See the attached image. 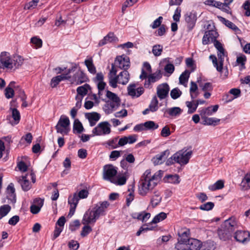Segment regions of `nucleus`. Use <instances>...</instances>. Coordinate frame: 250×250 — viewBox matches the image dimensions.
<instances>
[{
  "instance_id": "31",
  "label": "nucleus",
  "mask_w": 250,
  "mask_h": 250,
  "mask_svg": "<svg viewBox=\"0 0 250 250\" xmlns=\"http://www.w3.org/2000/svg\"><path fill=\"white\" fill-rule=\"evenodd\" d=\"M14 83V82H11L9 84V86H7L4 90V94L5 97L7 99L12 98L14 95V90L12 88L10 87L13 86Z\"/></svg>"
},
{
  "instance_id": "1",
  "label": "nucleus",
  "mask_w": 250,
  "mask_h": 250,
  "mask_svg": "<svg viewBox=\"0 0 250 250\" xmlns=\"http://www.w3.org/2000/svg\"><path fill=\"white\" fill-rule=\"evenodd\" d=\"M161 172V170H159L151 176L150 169L145 171L139 182V194L140 195L146 196L156 186L158 179L161 177V175L159 176Z\"/></svg>"
},
{
  "instance_id": "45",
  "label": "nucleus",
  "mask_w": 250,
  "mask_h": 250,
  "mask_svg": "<svg viewBox=\"0 0 250 250\" xmlns=\"http://www.w3.org/2000/svg\"><path fill=\"white\" fill-rule=\"evenodd\" d=\"M163 47L161 44H156L153 46L152 52L155 57H158L162 54Z\"/></svg>"
},
{
  "instance_id": "24",
  "label": "nucleus",
  "mask_w": 250,
  "mask_h": 250,
  "mask_svg": "<svg viewBox=\"0 0 250 250\" xmlns=\"http://www.w3.org/2000/svg\"><path fill=\"white\" fill-rule=\"evenodd\" d=\"M170 152L168 149H167L160 153L156 155L155 157L153 158L154 164L155 165H158L162 164V161L167 158L169 155Z\"/></svg>"
},
{
  "instance_id": "46",
  "label": "nucleus",
  "mask_w": 250,
  "mask_h": 250,
  "mask_svg": "<svg viewBox=\"0 0 250 250\" xmlns=\"http://www.w3.org/2000/svg\"><path fill=\"white\" fill-rule=\"evenodd\" d=\"M126 177L125 175L122 176H118L117 177V179L116 180L115 178L112 180L111 183L115 184L116 185H124L126 183Z\"/></svg>"
},
{
  "instance_id": "11",
  "label": "nucleus",
  "mask_w": 250,
  "mask_h": 250,
  "mask_svg": "<svg viewBox=\"0 0 250 250\" xmlns=\"http://www.w3.org/2000/svg\"><path fill=\"white\" fill-rule=\"evenodd\" d=\"M11 111V115H8L6 117V120L8 123L14 126L19 124L21 119V115L19 111L15 108H10Z\"/></svg>"
},
{
  "instance_id": "22",
  "label": "nucleus",
  "mask_w": 250,
  "mask_h": 250,
  "mask_svg": "<svg viewBox=\"0 0 250 250\" xmlns=\"http://www.w3.org/2000/svg\"><path fill=\"white\" fill-rule=\"evenodd\" d=\"M120 105V102H114L112 101H108L105 102L104 109L107 113H110L114 109L118 107Z\"/></svg>"
},
{
  "instance_id": "28",
  "label": "nucleus",
  "mask_w": 250,
  "mask_h": 250,
  "mask_svg": "<svg viewBox=\"0 0 250 250\" xmlns=\"http://www.w3.org/2000/svg\"><path fill=\"white\" fill-rule=\"evenodd\" d=\"M84 64L87 68L88 71L92 74H95L96 73V69L95 66L93 59L92 58H90L88 59H86L84 61Z\"/></svg>"
},
{
  "instance_id": "64",
  "label": "nucleus",
  "mask_w": 250,
  "mask_h": 250,
  "mask_svg": "<svg viewBox=\"0 0 250 250\" xmlns=\"http://www.w3.org/2000/svg\"><path fill=\"white\" fill-rule=\"evenodd\" d=\"M171 134V131L169 127L166 125L162 129L161 132V135L163 137H167Z\"/></svg>"
},
{
  "instance_id": "2",
  "label": "nucleus",
  "mask_w": 250,
  "mask_h": 250,
  "mask_svg": "<svg viewBox=\"0 0 250 250\" xmlns=\"http://www.w3.org/2000/svg\"><path fill=\"white\" fill-rule=\"evenodd\" d=\"M109 206L107 201L99 202L95 205L92 210H87L84 214L82 223L83 224H89L95 223L100 216L105 215L106 209Z\"/></svg>"
},
{
  "instance_id": "17",
  "label": "nucleus",
  "mask_w": 250,
  "mask_h": 250,
  "mask_svg": "<svg viewBox=\"0 0 250 250\" xmlns=\"http://www.w3.org/2000/svg\"><path fill=\"white\" fill-rule=\"evenodd\" d=\"M118 41V38L114 35V33L112 32H109L99 42L98 45L99 46H102L108 43L115 42Z\"/></svg>"
},
{
  "instance_id": "43",
  "label": "nucleus",
  "mask_w": 250,
  "mask_h": 250,
  "mask_svg": "<svg viewBox=\"0 0 250 250\" xmlns=\"http://www.w3.org/2000/svg\"><path fill=\"white\" fill-rule=\"evenodd\" d=\"M186 104L187 107L188 108V114H192L195 112L198 105H199L197 101L194 100H193L194 107H193L192 108H191V102H189V101H187L186 102Z\"/></svg>"
},
{
  "instance_id": "20",
  "label": "nucleus",
  "mask_w": 250,
  "mask_h": 250,
  "mask_svg": "<svg viewBox=\"0 0 250 250\" xmlns=\"http://www.w3.org/2000/svg\"><path fill=\"white\" fill-rule=\"evenodd\" d=\"M188 249L189 250H198L201 247V241L194 238H190L187 243Z\"/></svg>"
},
{
  "instance_id": "21",
  "label": "nucleus",
  "mask_w": 250,
  "mask_h": 250,
  "mask_svg": "<svg viewBox=\"0 0 250 250\" xmlns=\"http://www.w3.org/2000/svg\"><path fill=\"white\" fill-rule=\"evenodd\" d=\"M119 79V83L125 85L128 83L130 79V75L127 70H123L117 75Z\"/></svg>"
},
{
  "instance_id": "56",
  "label": "nucleus",
  "mask_w": 250,
  "mask_h": 250,
  "mask_svg": "<svg viewBox=\"0 0 250 250\" xmlns=\"http://www.w3.org/2000/svg\"><path fill=\"white\" fill-rule=\"evenodd\" d=\"M209 59L212 60L213 65L215 67H216L217 70L219 72H221L223 68H219V63L218 62L216 57L215 55H211L209 56Z\"/></svg>"
},
{
  "instance_id": "37",
  "label": "nucleus",
  "mask_w": 250,
  "mask_h": 250,
  "mask_svg": "<svg viewBox=\"0 0 250 250\" xmlns=\"http://www.w3.org/2000/svg\"><path fill=\"white\" fill-rule=\"evenodd\" d=\"M190 72L186 70L183 72L179 77V83L181 84H184L188 82V78L189 77Z\"/></svg>"
},
{
  "instance_id": "5",
  "label": "nucleus",
  "mask_w": 250,
  "mask_h": 250,
  "mask_svg": "<svg viewBox=\"0 0 250 250\" xmlns=\"http://www.w3.org/2000/svg\"><path fill=\"white\" fill-rule=\"evenodd\" d=\"M187 31L190 32L194 28L197 20V12L194 10L187 12L184 16Z\"/></svg>"
},
{
  "instance_id": "26",
  "label": "nucleus",
  "mask_w": 250,
  "mask_h": 250,
  "mask_svg": "<svg viewBox=\"0 0 250 250\" xmlns=\"http://www.w3.org/2000/svg\"><path fill=\"white\" fill-rule=\"evenodd\" d=\"M217 18L219 21H221L223 24H224L226 26L231 29L235 32L239 31V29L237 27V26L231 21L226 19L221 16H218Z\"/></svg>"
},
{
  "instance_id": "25",
  "label": "nucleus",
  "mask_w": 250,
  "mask_h": 250,
  "mask_svg": "<svg viewBox=\"0 0 250 250\" xmlns=\"http://www.w3.org/2000/svg\"><path fill=\"white\" fill-rule=\"evenodd\" d=\"M17 180L24 191H28L30 189V182L26 179V176L19 177L17 178Z\"/></svg>"
},
{
  "instance_id": "30",
  "label": "nucleus",
  "mask_w": 250,
  "mask_h": 250,
  "mask_svg": "<svg viewBox=\"0 0 250 250\" xmlns=\"http://www.w3.org/2000/svg\"><path fill=\"white\" fill-rule=\"evenodd\" d=\"M90 86L87 83L82 86H79L77 88V92L78 95L84 96L88 93V90H90Z\"/></svg>"
},
{
  "instance_id": "23",
  "label": "nucleus",
  "mask_w": 250,
  "mask_h": 250,
  "mask_svg": "<svg viewBox=\"0 0 250 250\" xmlns=\"http://www.w3.org/2000/svg\"><path fill=\"white\" fill-rule=\"evenodd\" d=\"M7 197L9 200H10L13 203L16 201V195L15 193V189L14 185L10 183L7 188Z\"/></svg>"
},
{
  "instance_id": "61",
  "label": "nucleus",
  "mask_w": 250,
  "mask_h": 250,
  "mask_svg": "<svg viewBox=\"0 0 250 250\" xmlns=\"http://www.w3.org/2000/svg\"><path fill=\"white\" fill-rule=\"evenodd\" d=\"M200 87L204 91H211L213 89L212 84L210 83H206L204 84H200Z\"/></svg>"
},
{
  "instance_id": "12",
  "label": "nucleus",
  "mask_w": 250,
  "mask_h": 250,
  "mask_svg": "<svg viewBox=\"0 0 250 250\" xmlns=\"http://www.w3.org/2000/svg\"><path fill=\"white\" fill-rule=\"evenodd\" d=\"M218 36V33L214 30H209L205 32L202 39L204 45L208 44L209 42H213Z\"/></svg>"
},
{
  "instance_id": "53",
  "label": "nucleus",
  "mask_w": 250,
  "mask_h": 250,
  "mask_svg": "<svg viewBox=\"0 0 250 250\" xmlns=\"http://www.w3.org/2000/svg\"><path fill=\"white\" fill-rule=\"evenodd\" d=\"M170 94L171 98L175 100L181 96L182 92L178 87H176L171 90Z\"/></svg>"
},
{
  "instance_id": "54",
  "label": "nucleus",
  "mask_w": 250,
  "mask_h": 250,
  "mask_svg": "<svg viewBox=\"0 0 250 250\" xmlns=\"http://www.w3.org/2000/svg\"><path fill=\"white\" fill-rule=\"evenodd\" d=\"M214 206L213 202H209L202 204L199 207V208L203 210L208 211L212 209Z\"/></svg>"
},
{
  "instance_id": "62",
  "label": "nucleus",
  "mask_w": 250,
  "mask_h": 250,
  "mask_svg": "<svg viewBox=\"0 0 250 250\" xmlns=\"http://www.w3.org/2000/svg\"><path fill=\"white\" fill-rule=\"evenodd\" d=\"M68 246L70 249L77 250L79 249L80 244L77 241L72 240L69 242Z\"/></svg>"
},
{
  "instance_id": "63",
  "label": "nucleus",
  "mask_w": 250,
  "mask_h": 250,
  "mask_svg": "<svg viewBox=\"0 0 250 250\" xmlns=\"http://www.w3.org/2000/svg\"><path fill=\"white\" fill-rule=\"evenodd\" d=\"M181 9L180 7H178L174 11V14L173 16V19L176 22L180 21V18L181 17Z\"/></svg>"
},
{
  "instance_id": "36",
  "label": "nucleus",
  "mask_w": 250,
  "mask_h": 250,
  "mask_svg": "<svg viewBox=\"0 0 250 250\" xmlns=\"http://www.w3.org/2000/svg\"><path fill=\"white\" fill-rule=\"evenodd\" d=\"M23 59L20 56H15L12 58V68L14 67L18 68L23 63Z\"/></svg>"
},
{
  "instance_id": "59",
  "label": "nucleus",
  "mask_w": 250,
  "mask_h": 250,
  "mask_svg": "<svg viewBox=\"0 0 250 250\" xmlns=\"http://www.w3.org/2000/svg\"><path fill=\"white\" fill-rule=\"evenodd\" d=\"M197 90L198 86L197 84L194 82H191L189 88V93L191 100H194V97L192 96V93H194V92H196Z\"/></svg>"
},
{
  "instance_id": "8",
  "label": "nucleus",
  "mask_w": 250,
  "mask_h": 250,
  "mask_svg": "<svg viewBox=\"0 0 250 250\" xmlns=\"http://www.w3.org/2000/svg\"><path fill=\"white\" fill-rule=\"evenodd\" d=\"M12 58L7 52H2L0 55V68L12 69Z\"/></svg>"
},
{
  "instance_id": "35",
  "label": "nucleus",
  "mask_w": 250,
  "mask_h": 250,
  "mask_svg": "<svg viewBox=\"0 0 250 250\" xmlns=\"http://www.w3.org/2000/svg\"><path fill=\"white\" fill-rule=\"evenodd\" d=\"M224 187V182L223 180H218L214 184L208 187L209 189L211 191H215L218 189H222Z\"/></svg>"
},
{
  "instance_id": "55",
  "label": "nucleus",
  "mask_w": 250,
  "mask_h": 250,
  "mask_svg": "<svg viewBox=\"0 0 250 250\" xmlns=\"http://www.w3.org/2000/svg\"><path fill=\"white\" fill-rule=\"evenodd\" d=\"M86 225L83 228L81 232V235L83 237L86 236L92 231L91 227L87 225L88 224Z\"/></svg>"
},
{
  "instance_id": "16",
  "label": "nucleus",
  "mask_w": 250,
  "mask_h": 250,
  "mask_svg": "<svg viewBox=\"0 0 250 250\" xmlns=\"http://www.w3.org/2000/svg\"><path fill=\"white\" fill-rule=\"evenodd\" d=\"M135 84H130L127 87L128 94L133 98L139 97L144 92V89L143 87H139L135 89Z\"/></svg>"
},
{
  "instance_id": "42",
  "label": "nucleus",
  "mask_w": 250,
  "mask_h": 250,
  "mask_svg": "<svg viewBox=\"0 0 250 250\" xmlns=\"http://www.w3.org/2000/svg\"><path fill=\"white\" fill-rule=\"evenodd\" d=\"M186 104L187 107L188 108V114H192L195 112L198 105H199L197 101L194 100H193L194 107H193L192 108H191V102H189V101H187L186 102Z\"/></svg>"
},
{
  "instance_id": "47",
  "label": "nucleus",
  "mask_w": 250,
  "mask_h": 250,
  "mask_svg": "<svg viewBox=\"0 0 250 250\" xmlns=\"http://www.w3.org/2000/svg\"><path fill=\"white\" fill-rule=\"evenodd\" d=\"M158 101L156 96H154L150 102L149 105V109H150L151 112L156 111L158 109Z\"/></svg>"
},
{
  "instance_id": "51",
  "label": "nucleus",
  "mask_w": 250,
  "mask_h": 250,
  "mask_svg": "<svg viewBox=\"0 0 250 250\" xmlns=\"http://www.w3.org/2000/svg\"><path fill=\"white\" fill-rule=\"evenodd\" d=\"M155 195L152 197L150 200V203L153 208L156 207L161 201V197H160V195L158 194H156V192H154Z\"/></svg>"
},
{
  "instance_id": "15",
  "label": "nucleus",
  "mask_w": 250,
  "mask_h": 250,
  "mask_svg": "<svg viewBox=\"0 0 250 250\" xmlns=\"http://www.w3.org/2000/svg\"><path fill=\"white\" fill-rule=\"evenodd\" d=\"M70 121L69 118L65 116H62L55 126V128L57 133L63 134V128L66 127H69Z\"/></svg>"
},
{
  "instance_id": "40",
  "label": "nucleus",
  "mask_w": 250,
  "mask_h": 250,
  "mask_svg": "<svg viewBox=\"0 0 250 250\" xmlns=\"http://www.w3.org/2000/svg\"><path fill=\"white\" fill-rule=\"evenodd\" d=\"M73 129L74 133H75V131H76L78 133H82L84 130L82 124L78 119L75 120Z\"/></svg>"
},
{
  "instance_id": "48",
  "label": "nucleus",
  "mask_w": 250,
  "mask_h": 250,
  "mask_svg": "<svg viewBox=\"0 0 250 250\" xmlns=\"http://www.w3.org/2000/svg\"><path fill=\"white\" fill-rule=\"evenodd\" d=\"M167 217V214L164 212H161L158 214L156 215L152 221V223L156 224L160 221L165 219Z\"/></svg>"
},
{
  "instance_id": "29",
  "label": "nucleus",
  "mask_w": 250,
  "mask_h": 250,
  "mask_svg": "<svg viewBox=\"0 0 250 250\" xmlns=\"http://www.w3.org/2000/svg\"><path fill=\"white\" fill-rule=\"evenodd\" d=\"M220 121V119L215 118L205 117L202 124L205 125L215 126L219 123Z\"/></svg>"
},
{
  "instance_id": "13",
  "label": "nucleus",
  "mask_w": 250,
  "mask_h": 250,
  "mask_svg": "<svg viewBox=\"0 0 250 250\" xmlns=\"http://www.w3.org/2000/svg\"><path fill=\"white\" fill-rule=\"evenodd\" d=\"M234 238L239 242L244 243L250 240V233L248 231L237 230L234 233Z\"/></svg>"
},
{
  "instance_id": "44",
  "label": "nucleus",
  "mask_w": 250,
  "mask_h": 250,
  "mask_svg": "<svg viewBox=\"0 0 250 250\" xmlns=\"http://www.w3.org/2000/svg\"><path fill=\"white\" fill-rule=\"evenodd\" d=\"M11 207L8 205H4L0 207V219L5 216L10 211Z\"/></svg>"
},
{
  "instance_id": "3",
  "label": "nucleus",
  "mask_w": 250,
  "mask_h": 250,
  "mask_svg": "<svg viewBox=\"0 0 250 250\" xmlns=\"http://www.w3.org/2000/svg\"><path fill=\"white\" fill-rule=\"evenodd\" d=\"M237 228V221L234 217H231L226 220L218 229L217 233L220 239L223 241L229 240L232 234Z\"/></svg>"
},
{
  "instance_id": "14",
  "label": "nucleus",
  "mask_w": 250,
  "mask_h": 250,
  "mask_svg": "<svg viewBox=\"0 0 250 250\" xmlns=\"http://www.w3.org/2000/svg\"><path fill=\"white\" fill-rule=\"evenodd\" d=\"M169 87L167 83H163L159 84L157 87V94L161 99H165L168 94Z\"/></svg>"
},
{
  "instance_id": "34",
  "label": "nucleus",
  "mask_w": 250,
  "mask_h": 250,
  "mask_svg": "<svg viewBox=\"0 0 250 250\" xmlns=\"http://www.w3.org/2000/svg\"><path fill=\"white\" fill-rule=\"evenodd\" d=\"M167 112L170 116H177L181 114L182 110L179 107H173L168 108Z\"/></svg>"
},
{
  "instance_id": "7",
  "label": "nucleus",
  "mask_w": 250,
  "mask_h": 250,
  "mask_svg": "<svg viewBox=\"0 0 250 250\" xmlns=\"http://www.w3.org/2000/svg\"><path fill=\"white\" fill-rule=\"evenodd\" d=\"M117 173V168L112 165H106L103 168V177L104 179L110 182L113 180L114 177Z\"/></svg>"
},
{
  "instance_id": "41",
  "label": "nucleus",
  "mask_w": 250,
  "mask_h": 250,
  "mask_svg": "<svg viewBox=\"0 0 250 250\" xmlns=\"http://www.w3.org/2000/svg\"><path fill=\"white\" fill-rule=\"evenodd\" d=\"M162 77V75L161 70H159L155 73L151 74L148 76L149 81H151L152 83H154L160 79Z\"/></svg>"
},
{
  "instance_id": "10",
  "label": "nucleus",
  "mask_w": 250,
  "mask_h": 250,
  "mask_svg": "<svg viewBox=\"0 0 250 250\" xmlns=\"http://www.w3.org/2000/svg\"><path fill=\"white\" fill-rule=\"evenodd\" d=\"M88 81V78L86 74L80 69L73 75L71 79L72 83H75L77 85L87 82Z\"/></svg>"
},
{
  "instance_id": "52",
  "label": "nucleus",
  "mask_w": 250,
  "mask_h": 250,
  "mask_svg": "<svg viewBox=\"0 0 250 250\" xmlns=\"http://www.w3.org/2000/svg\"><path fill=\"white\" fill-rule=\"evenodd\" d=\"M128 191H129L130 193L126 197V204L127 207L130 206L131 203L134 200V187H132L131 188H129Z\"/></svg>"
},
{
  "instance_id": "4",
  "label": "nucleus",
  "mask_w": 250,
  "mask_h": 250,
  "mask_svg": "<svg viewBox=\"0 0 250 250\" xmlns=\"http://www.w3.org/2000/svg\"><path fill=\"white\" fill-rule=\"evenodd\" d=\"M191 154V151L186 152V151L181 150L177 152L167 160L166 165L170 166L175 163L180 165H186L188 163Z\"/></svg>"
},
{
  "instance_id": "49",
  "label": "nucleus",
  "mask_w": 250,
  "mask_h": 250,
  "mask_svg": "<svg viewBox=\"0 0 250 250\" xmlns=\"http://www.w3.org/2000/svg\"><path fill=\"white\" fill-rule=\"evenodd\" d=\"M217 56L218 58V61L219 63V68H223V66L224 65V58L225 56H227L226 53L225 51V50L223 51H221L219 52H217Z\"/></svg>"
},
{
  "instance_id": "39",
  "label": "nucleus",
  "mask_w": 250,
  "mask_h": 250,
  "mask_svg": "<svg viewBox=\"0 0 250 250\" xmlns=\"http://www.w3.org/2000/svg\"><path fill=\"white\" fill-rule=\"evenodd\" d=\"M80 199L78 198L77 193H75L73 196H70L68 197V203L70 206H75L77 207Z\"/></svg>"
},
{
  "instance_id": "50",
  "label": "nucleus",
  "mask_w": 250,
  "mask_h": 250,
  "mask_svg": "<svg viewBox=\"0 0 250 250\" xmlns=\"http://www.w3.org/2000/svg\"><path fill=\"white\" fill-rule=\"evenodd\" d=\"M106 97L110 101L114 102H120V99L119 97L114 93H113L109 90H106Z\"/></svg>"
},
{
  "instance_id": "19",
  "label": "nucleus",
  "mask_w": 250,
  "mask_h": 250,
  "mask_svg": "<svg viewBox=\"0 0 250 250\" xmlns=\"http://www.w3.org/2000/svg\"><path fill=\"white\" fill-rule=\"evenodd\" d=\"M85 116L88 120L91 126L95 125L101 118L100 114L95 112L86 113L85 114Z\"/></svg>"
},
{
  "instance_id": "6",
  "label": "nucleus",
  "mask_w": 250,
  "mask_h": 250,
  "mask_svg": "<svg viewBox=\"0 0 250 250\" xmlns=\"http://www.w3.org/2000/svg\"><path fill=\"white\" fill-rule=\"evenodd\" d=\"M111 132L110 125L108 122L100 123L92 130V133L96 136H102L108 134Z\"/></svg>"
},
{
  "instance_id": "60",
  "label": "nucleus",
  "mask_w": 250,
  "mask_h": 250,
  "mask_svg": "<svg viewBox=\"0 0 250 250\" xmlns=\"http://www.w3.org/2000/svg\"><path fill=\"white\" fill-rule=\"evenodd\" d=\"M163 19V18L162 17H161V16L159 17L150 25V27L152 29H155V28L160 26L161 25H162L161 23L162 22Z\"/></svg>"
},
{
  "instance_id": "58",
  "label": "nucleus",
  "mask_w": 250,
  "mask_h": 250,
  "mask_svg": "<svg viewBox=\"0 0 250 250\" xmlns=\"http://www.w3.org/2000/svg\"><path fill=\"white\" fill-rule=\"evenodd\" d=\"M80 226V222L78 220H75L72 222L69 225V229L71 231H75Z\"/></svg>"
},
{
  "instance_id": "9",
  "label": "nucleus",
  "mask_w": 250,
  "mask_h": 250,
  "mask_svg": "<svg viewBox=\"0 0 250 250\" xmlns=\"http://www.w3.org/2000/svg\"><path fill=\"white\" fill-rule=\"evenodd\" d=\"M114 62L117 67L124 70H127L130 67L129 58L125 55L117 56Z\"/></svg>"
},
{
  "instance_id": "18",
  "label": "nucleus",
  "mask_w": 250,
  "mask_h": 250,
  "mask_svg": "<svg viewBox=\"0 0 250 250\" xmlns=\"http://www.w3.org/2000/svg\"><path fill=\"white\" fill-rule=\"evenodd\" d=\"M178 236L179 238L178 239V242L180 243H185L186 244L188 242L190 235L189 229H184L181 230L178 232Z\"/></svg>"
},
{
  "instance_id": "33",
  "label": "nucleus",
  "mask_w": 250,
  "mask_h": 250,
  "mask_svg": "<svg viewBox=\"0 0 250 250\" xmlns=\"http://www.w3.org/2000/svg\"><path fill=\"white\" fill-rule=\"evenodd\" d=\"M167 179L168 183L178 184L180 183L179 176L177 174L175 175H167L164 178V180Z\"/></svg>"
},
{
  "instance_id": "32",
  "label": "nucleus",
  "mask_w": 250,
  "mask_h": 250,
  "mask_svg": "<svg viewBox=\"0 0 250 250\" xmlns=\"http://www.w3.org/2000/svg\"><path fill=\"white\" fill-rule=\"evenodd\" d=\"M241 186L244 190L250 188V172L245 175L242 181Z\"/></svg>"
},
{
  "instance_id": "57",
  "label": "nucleus",
  "mask_w": 250,
  "mask_h": 250,
  "mask_svg": "<svg viewBox=\"0 0 250 250\" xmlns=\"http://www.w3.org/2000/svg\"><path fill=\"white\" fill-rule=\"evenodd\" d=\"M39 0H32L29 2L27 3L24 6L25 9H30L35 8L37 5L38 3L39 2Z\"/></svg>"
},
{
  "instance_id": "38",
  "label": "nucleus",
  "mask_w": 250,
  "mask_h": 250,
  "mask_svg": "<svg viewBox=\"0 0 250 250\" xmlns=\"http://www.w3.org/2000/svg\"><path fill=\"white\" fill-rule=\"evenodd\" d=\"M144 126L145 127V130H155L159 127V125L152 121H148L145 122L144 123Z\"/></svg>"
},
{
  "instance_id": "27",
  "label": "nucleus",
  "mask_w": 250,
  "mask_h": 250,
  "mask_svg": "<svg viewBox=\"0 0 250 250\" xmlns=\"http://www.w3.org/2000/svg\"><path fill=\"white\" fill-rule=\"evenodd\" d=\"M229 93L230 94H232L234 96V97H230V98L229 97L230 96L229 94H227L226 95V101L227 103L231 102L232 100H233L234 98H236L240 96L241 94V91L238 88H232L229 91Z\"/></svg>"
}]
</instances>
